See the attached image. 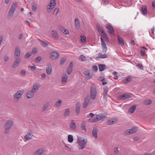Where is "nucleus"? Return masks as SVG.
Here are the masks:
<instances>
[{"mask_svg":"<svg viewBox=\"0 0 155 155\" xmlns=\"http://www.w3.org/2000/svg\"><path fill=\"white\" fill-rule=\"evenodd\" d=\"M87 142V140L83 139L82 137H78L77 143L80 147L79 148V149L82 150L84 149L86 146Z\"/></svg>","mask_w":155,"mask_h":155,"instance_id":"f257e3e1","label":"nucleus"},{"mask_svg":"<svg viewBox=\"0 0 155 155\" xmlns=\"http://www.w3.org/2000/svg\"><path fill=\"white\" fill-rule=\"evenodd\" d=\"M14 123L13 121L12 120H7L4 126L5 130L4 133L5 134H8L10 130Z\"/></svg>","mask_w":155,"mask_h":155,"instance_id":"f03ea898","label":"nucleus"},{"mask_svg":"<svg viewBox=\"0 0 155 155\" xmlns=\"http://www.w3.org/2000/svg\"><path fill=\"white\" fill-rule=\"evenodd\" d=\"M17 4L15 3H13L12 5L7 16V18L8 20L12 18L17 7Z\"/></svg>","mask_w":155,"mask_h":155,"instance_id":"7ed1b4c3","label":"nucleus"},{"mask_svg":"<svg viewBox=\"0 0 155 155\" xmlns=\"http://www.w3.org/2000/svg\"><path fill=\"white\" fill-rule=\"evenodd\" d=\"M97 94V91L96 87L94 85L91 86L90 95L91 98L93 100L96 99Z\"/></svg>","mask_w":155,"mask_h":155,"instance_id":"20e7f679","label":"nucleus"},{"mask_svg":"<svg viewBox=\"0 0 155 155\" xmlns=\"http://www.w3.org/2000/svg\"><path fill=\"white\" fill-rule=\"evenodd\" d=\"M56 5L55 0H51L50 3L48 5L47 11V12L49 13Z\"/></svg>","mask_w":155,"mask_h":155,"instance_id":"39448f33","label":"nucleus"},{"mask_svg":"<svg viewBox=\"0 0 155 155\" xmlns=\"http://www.w3.org/2000/svg\"><path fill=\"white\" fill-rule=\"evenodd\" d=\"M23 94V92L21 90L18 91L13 96L14 99L17 101H18L19 98Z\"/></svg>","mask_w":155,"mask_h":155,"instance_id":"423d86ee","label":"nucleus"},{"mask_svg":"<svg viewBox=\"0 0 155 155\" xmlns=\"http://www.w3.org/2000/svg\"><path fill=\"white\" fill-rule=\"evenodd\" d=\"M138 130V128L137 127H134L131 129H129L126 130L125 132V134L129 135L137 132Z\"/></svg>","mask_w":155,"mask_h":155,"instance_id":"0eeeda50","label":"nucleus"},{"mask_svg":"<svg viewBox=\"0 0 155 155\" xmlns=\"http://www.w3.org/2000/svg\"><path fill=\"white\" fill-rule=\"evenodd\" d=\"M132 94L129 93L124 94L119 97V99L120 100H125L132 97Z\"/></svg>","mask_w":155,"mask_h":155,"instance_id":"6e6552de","label":"nucleus"},{"mask_svg":"<svg viewBox=\"0 0 155 155\" xmlns=\"http://www.w3.org/2000/svg\"><path fill=\"white\" fill-rule=\"evenodd\" d=\"M106 117V116L105 114H101L97 115L96 117H94V119L96 121H97Z\"/></svg>","mask_w":155,"mask_h":155,"instance_id":"1a4fd4ad","label":"nucleus"},{"mask_svg":"<svg viewBox=\"0 0 155 155\" xmlns=\"http://www.w3.org/2000/svg\"><path fill=\"white\" fill-rule=\"evenodd\" d=\"M59 56V54L56 51L53 52L50 54V58L52 59H57Z\"/></svg>","mask_w":155,"mask_h":155,"instance_id":"9d476101","label":"nucleus"},{"mask_svg":"<svg viewBox=\"0 0 155 155\" xmlns=\"http://www.w3.org/2000/svg\"><path fill=\"white\" fill-rule=\"evenodd\" d=\"M106 28L108 29V32L110 34L114 35V30L112 26L109 24L106 25Z\"/></svg>","mask_w":155,"mask_h":155,"instance_id":"9b49d317","label":"nucleus"},{"mask_svg":"<svg viewBox=\"0 0 155 155\" xmlns=\"http://www.w3.org/2000/svg\"><path fill=\"white\" fill-rule=\"evenodd\" d=\"M15 60L14 62L13 65L12 66V68H13L14 67H18L21 61V59L19 57L17 58L15 57Z\"/></svg>","mask_w":155,"mask_h":155,"instance_id":"f8f14e48","label":"nucleus"},{"mask_svg":"<svg viewBox=\"0 0 155 155\" xmlns=\"http://www.w3.org/2000/svg\"><path fill=\"white\" fill-rule=\"evenodd\" d=\"M101 45L103 48V52L104 53H105L107 51V47L106 43L101 37Z\"/></svg>","mask_w":155,"mask_h":155,"instance_id":"ddd939ff","label":"nucleus"},{"mask_svg":"<svg viewBox=\"0 0 155 155\" xmlns=\"http://www.w3.org/2000/svg\"><path fill=\"white\" fill-rule=\"evenodd\" d=\"M90 101V99L88 97H86L84 100L83 107L84 108H86L89 104Z\"/></svg>","mask_w":155,"mask_h":155,"instance_id":"4468645a","label":"nucleus"},{"mask_svg":"<svg viewBox=\"0 0 155 155\" xmlns=\"http://www.w3.org/2000/svg\"><path fill=\"white\" fill-rule=\"evenodd\" d=\"M51 36L54 39H57L58 38V35L55 30H52L51 32Z\"/></svg>","mask_w":155,"mask_h":155,"instance_id":"2eb2a0df","label":"nucleus"},{"mask_svg":"<svg viewBox=\"0 0 155 155\" xmlns=\"http://www.w3.org/2000/svg\"><path fill=\"white\" fill-rule=\"evenodd\" d=\"M80 104L79 102H77L76 104V107L75 109V111L76 114L78 115L80 113Z\"/></svg>","mask_w":155,"mask_h":155,"instance_id":"dca6fc26","label":"nucleus"},{"mask_svg":"<svg viewBox=\"0 0 155 155\" xmlns=\"http://www.w3.org/2000/svg\"><path fill=\"white\" fill-rule=\"evenodd\" d=\"M84 74L86 76H87L89 78H91L93 76L92 72L90 70H87L85 71Z\"/></svg>","mask_w":155,"mask_h":155,"instance_id":"f3484780","label":"nucleus"},{"mask_svg":"<svg viewBox=\"0 0 155 155\" xmlns=\"http://www.w3.org/2000/svg\"><path fill=\"white\" fill-rule=\"evenodd\" d=\"M98 132V130L97 127H94L92 131V135L95 138H97V134Z\"/></svg>","mask_w":155,"mask_h":155,"instance_id":"a211bd4d","label":"nucleus"},{"mask_svg":"<svg viewBox=\"0 0 155 155\" xmlns=\"http://www.w3.org/2000/svg\"><path fill=\"white\" fill-rule=\"evenodd\" d=\"M33 136V134L31 133L28 132L26 135L24 136V138L26 141H28L31 140Z\"/></svg>","mask_w":155,"mask_h":155,"instance_id":"6ab92c4d","label":"nucleus"},{"mask_svg":"<svg viewBox=\"0 0 155 155\" xmlns=\"http://www.w3.org/2000/svg\"><path fill=\"white\" fill-rule=\"evenodd\" d=\"M68 80V76L66 74H63L62 77L61 83L62 84H64L66 83Z\"/></svg>","mask_w":155,"mask_h":155,"instance_id":"aec40b11","label":"nucleus"},{"mask_svg":"<svg viewBox=\"0 0 155 155\" xmlns=\"http://www.w3.org/2000/svg\"><path fill=\"white\" fill-rule=\"evenodd\" d=\"M73 67V64L72 62L70 63L69 66L67 69V73L68 74H70L71 72Z\"/></svg>","mask_w":155,"mask_h":155,"instance_id":"412c9836","label":"nucleus"},{"mask_svg":"<svg viewBox=\"0 0 155 155\" xmlns=\"http://www.w3.org/2000/svg\"><path fill=\"white\" fill-rule=\"evenodd\" d=\"M35 93L32 90L29 91L27 94V96L28 98H32Z\"/></svg>","mask_w":155,"mask_h":155,"instance_id":"4be33fe9","label":"nucleus"},{"mask_svg":"<svg viewBox=\"0 0 155 155\" xmlns=\"http://www.w3.org/2000/svg\"><path fill=\"white\" fill-rule=\"evenodd\" d=\"M46 69L47 74L49 75H50L52 71V67L51 65L50 64L48 65Z\"/></svg>","mask_w":155,"mask_h":155,"instance_id":"5701e85b","label":"nucleus"},{"mask_svg":"<svg viewBox=\"0 0 155 155\" xmlns=\"http://www.w3.org/2000/svg\"><path fill=\"white\" fill-rule=\"evenodd\" d=\"M70 127L72 130H76V126L74 120H72L71 121Z\"/></svg>","mask_w":155,"mask_h":155,"instance_id":"b1692460","label":"nucleus"},{"mask_svg":"<svg viewBox=\"0 0 155 155\" xmlns=\"http://www.w3.org/2000/svg\"><path fill=\"white\" fill-rule=\"evenodd\" d=\"M20 55V51L18 48L16 47L15 52V56L16 57H19Z\"/></svg>","mask_w":155,"mask_h":155,"instance_id":"393cba45","label":"nucleus"},{"mask_svg":"<svg viewBox=\"0 0 155 155\" xmlns=\"http://www.w3.org/2000/svg\"><path fill=\"white\" fill-rule=\"evenodd\" d=\"M141 12L143 15H146L147 14V7L144 5L141 8Z\"/></svg>","mask_w":155,"mask_h":155,"instance_id":"a878e982","label":"nucleus"},{"mask_svg":"<svg viewBox=\"0 0 155 155\" xmlns=\"http://www.w3.org/2000/svg\"><path fill=\"white\" fill-rule=\"evenodd\" d=\"M97 27L98 29V31L99 33L101 34V33H104V31L100 25L97 23Z\"/></svg>","mask_w":155,"mask_h":155,"instance_id":"bb28decb","label":"nucleus"},{"mask_svg":"<svg viewBox=\"0 0 155 155\" xmlns=\"http://www.w3.org/2000/svg\"><path fill=\"white\" fill-rule=\"evenodd\" d=\"M39 43L41 45L44 47H47L48 45V42L47 41H45L39 40Z\"/></svg>","mask_w":155,"mask_h":155,"instance_id":"cd10ccee","label":"nucleus"},{"mask_svg":"<svg viewBox=\"0 0 155 155\" xmlns=\"http://www.w3.org/2000/svg\"><path fill=\"white\" fill-rule=\"evenodd\" d=\"M38 84V83H36L34 85L32 89L31 90L35 93L38 89L39 86Z\"/></svg>","mask_w":155,"mask_h":155,"instance_id":"c85d7f7f","label":"nucleus"},{"mask_svg":"<svg viewBox=\"0 0 155 155\" xmlns=\"http://www.w3.org/2000/svg\"><path fill=\"white\" fill-rule=\"evenodd\" d=\"M117 39L118 41L119 44L121 45H124V43L123 38L122 37H120L119 36H118Z\"/></svg>","mask_w":155,"mask_h":155,"instance_id":"c756f323","label":"nucleus"},{"mask_svg":"<svg viewBox=\"0 0 155 155\" xmlns=\"http://www.w3.org/2000/svg\"><path fill=\"white\" fill-rule=\"evenodd\" d=\"M75 25L77 28H79L80 27V22L78 18L75 19Z\"/></svg>","mask_w":155,"mask_h":155,"instance_id":"7c9ffc66","label":"nucleus"},{"mask_svg":"<svg viewBox=\"0 0 155 155\" xmlns=\"http://www.w3.org/2000/svg\"><path fill=\"white\" fill-rule=\"evenodd\" d=\"M98 67L100 71H103L106 68V66L104 64H99Z\"/></svg>","mask_w":155,"mask_h":155,"instance_id":"2f4dec72","label":"nucleus"},{"mask_svg":"<svg viewBox=\"0 0 155 155\" xmlns=\"http://www.w3.org/2000/svg\"><path fill=\"white\" fill-rule=\"evenodd\" d=\"M70 110L68 108L66 109L64 113V117H67L69 116L70 114Z\"/></svg>","mask_w":155,"mask_h":155,"instance_id":"473e14b6","label":"nucleus"},{"mask_svg":"<svg viewBox=\"0 0 155 155\" xmlns=\"http://www.w3.org/2000/svg\"><path fill=\"white\" fill-rule=\"evenodd\" d=\"M136 109V106L135 105H134L132 106L128 110L129 112H130L131 113H133L135 110Z\"/></svg>","mask_w":155,"mask_h":155,"instance_id":"72a5a7b5","label":"nucleus"},{"mask_svg":"<svg viewBox=\"0 0 155 155\" xmlns=\"http://www.w3.org/2000/svg\"><path fill=\"white\" fill-rule=\"evenodd\" d=\"M108 91V88L107 87H105L104 88V94L103 95V98L106 99V97Z\"/></svg>","mask_w":155,"mask_h":155,"instance_id":"f704fd0d","label":"nucleus"},{"mask_svg":"<svg viewBox=\"0 0 155 155\" xmlns=\"http://www.w3.org/2000/svg\"><path fill=\"white\" fill-rule=\"evenodd\" d=\"M47 150L45 148H40L39 149V155H41L45 152H47Z\"/></svg>","mask_w":155,"mask_h":155,"instance_id":"c9c22d12","label":"nucleus"},{"mask_svg":"<svg viewBox=\"0 0 155 155\" xmlns=\"http://www.w3.org/2000/svg\"><path fill=\"white\" fill-rule=\"evenodd\" d=\"M61 31L63 33L66 35L69 34V33L68 30L64 28H62L61 29Z\"/></svg>","mask_w":155,"mask_h":155,"instance_id":"e433bc0d","label":"nucleus"},{"mask_svg":"<svg viewBox=\"0 0 155 155\" xmlns=\"http://www.w3.org/2000/svg\"><path fill=\"white\" fill-rule=\"evenodd\" d=\"M32 9L34 12H35L37 10V6L35 2H33L32 4Z\"/></svg>","mask_w":155,"mask_h":155,"instance_id":"4c0bfd02","label":"nucleus"},{"mask_svg":"<svg viewBox=\"0 0 155 155\" xmlns=\"http://www.w3.org/2000/svg\"><path fill=\"white\" fill-rule=\"evenodd\" d=\"M152 103L150 99H146L143 102V103L146 105H149Z\"/></svg>","mask_w":155,"mask_h":155,"instance_id":"58836bf2","label":"nucleus"},{"mask_svg":"<svg viewBox=\"0 0 155 155\" xmlns=\"http://www.w3.org/2000/svg\"><path fill=\"white\" fill-rule=\"evenodd\" d=\"M68 141L70 143H72L73 141V136L71 135H69L68 136Z\"/></svg>","mask_w":155,"mask_h":155,"instance_id":"ea45409f","label":"nucleus"},{"mask_svg":"<svg viewBox=\"0 0 155 155\" xmlns=\"http://www.w3.org/2000/svg\"><path fill=\"white\" fill-rule=\"evenodd\" d=\"M79 59L81 61H85L87 60L86 57L83 55L80 56Z\"/></svg>","mask_w":155,"mask_h":155,"instance_id":"a19ab883","label":"nucleus"},{"mask_svg":"<svg viewBox=\"0 0 155 155\" xmlns=\"http://www.w3.org/2000/svg\"><path fill=\"white\" fill-rule=\"evenodd\" d=\"M114 151L115 155H117L119 153V150H118V148L115 147L114 148Z\"/></svg>","mask_w":155,"mask_h":155,"instance_id":"79ce46f5","label":"nucleus"},{"mask_svg":"<svg viewBox=\"0 0 155 155\" xmlns=\"http://www.w3.org/2000/svg\"><path fill=\"white\" fill-rule=\"evenodd\" d=\"M145 50H147V49L144 47H143V48L141 50V54L142 56H144Z\"/></svg>","mask_w":155,"mask_h":155,"instance_id":"37998d69","label":"nucleus"},{"mask_svg":"<svg viewBox=\"0 0 155 155\" xmlns=\"http://www.w3.org/2000/svg\"><path fill=\"white\" fill-rule=\"evenodd\" d=\"M62 101L61 100H58L56 103L55 105L56 107H59L61 104Z\"/></svg>","mask_w":155,"mask_h":155,"instance_id":"c03bdc74","label":"nucleus"},{"mask_svg":"<svg viewBox=\"0 0 155 155\" xmlns=\"http://www.w3.org/2000/svg\"><path fill=\"white\" fill-rule=\"evenodd\" d=\"M99 58H107V55L105 54H102L101 53H99L98 54Z\"/></svg>","mask_w":155,"mask_h":155,"instance_id":"a18cd8bd","label":"nucleus"},{"mask_svg":"<svg viewBox=\"0 0 155 155\" xmlns=\"http://www.w3.org/2000/svg\"><path fill=\"white\" fill-rule=\"evenodd\" d=\"M132 78L131 77H129L124 79V81L125 83H127L130 82Z\"/></svg>","mask_w":155,"mask_h":155,"instance_id":"49530a36","label":"nucleus"},{"mask_svg":"<svg viewBox=\"0 0 155 155\" xmlns=\"http://www.w3.org/2000/svg\"><path fill=\"white\" fill-rule=\"evenodd\" d=\"M48 103H47L44 104L42 108V111H45L48 108Z\"/></svg>","mask_w":155,"mask_h":155,"instance_id":"de8ad7c7","label":"nucleus"},{"mask_svg":"<svg viewBox=\"0 0 155 155\" xmlns=\"http://www.w3.org/2000/svg\"><path fill=\"white\" fill-rule=\"evenodd\" d=\"M28 69L31 71H34L36 69V67L35 65H34L33 66H29L28 67Z\"/></svg>","mask_w":155,"mask_h":155,"instance_id":"09e8293b","label":"nucleus"},{"mask_svg":"<svg viewBox=\"0 0 155 155\" xmlns=\"http://www.w3.org/2000/svg\"><path fill=\"white\" fill-rule=\"evenodd\" d=\"M81 41L82 43H84L86 42V37L85 36H81Z\"/></svg>","mask_w":155,"mask_h":155,"instance_id":"8fccbe9b","label":"nucleus"},{"mask_svg":"<svg viewBox=\"0 0 155 155\" xmlns=\"http://www.w3.org/2000/svg\"><path fill=\"white\" fill-rule=\"evenodd\" d=\"M92 69L93 71L96 72L98 70L97 66L96 65H94L92 67Z\"/></svg>","mask_w":155,"mask_h":155,"instance_id":"3c124183","label":"nucleus"},{"mask_svg":"<svg viewBox=\"0 0 155 155\" xmlns=\"http://www.w3.org/2000/svg\"><path fill=\"white\" fill-rule=\"evenodd\" d=\"M137 66L141 70H143V69L142 65L138 63L137 64Z\"/></svg>","mask_w":155,"mask_h":155,"instance_id":"603ef678","label":"nucleus"},{"mask_svg":"<svg viewBox=\"0 0 155 155\" xmlns=\"http://www.w3.org/2000/svg\"><path fill=\"white\" fill-rule=\"evenodd\" d=\"M114 122V120L113 119L108 120L107 122L108 125H110L112 124Z\"/></svg>","mask_w":155,"mask_h":155,"instance_id":"864d4df0","label":"nucleus"},{"mask_svg":"<svg viewBox=\"0 0 155 155\" xmlns=\"http://www.w3.org/2000/svg\"><path fill=\"white\" fill-rule=\"evenodd\" d=\"M31 55V53L30 52H28L26 54H25V58H29Z\"/></svg>","mask_w":155,"mask_h":155,"instance_id":"5fc2aeb1","label":"nucleus"},{"mask_svg":"<svg viewBox=\"0 0 155 155\" xmlns=\"http://www.w3.org/2000/svg\"><path fill=\"white\" fill-rule=\"evenodd\" d=\"M59 11V8H55L54 10V12L53 13V14H54L55 13V15H56L57 13Z\"/></svg>","mask_w":155,"mask_h":155,"instance_id":"6e6d98bb","label":"nucleus"},{"mask_svg":"<svg viewBox=\"0 0 155 155\" xmlns=\"http://www.w3.org/2000/svg\"><path fill=\"white\" fill-rule=\"evenodd\" d=\"M65 61V59L64 58H62L61 60L60 64H63Z\"/></svg>","mask_w":155,"mask_h":155,"instance_id":"4d7b16f0","label":"nucleus"},{"mask_svg":"<svg viewBox=\"0 0 155 155\" xmlns=\"http://www.w3.org/2000/svg\"><path fill=\"white\" fill-rule=\"evenodd\" d=\"M37 51V49L35 48H34L32 50V53L34 54H36Z\"/></svg>","mask_w":155,"mask_h":155,"instance_id":"13d9d810","label":"nucleus"},{"mask_svg":"<svg viewBox=\"0 0 155 155\" xmlns=\"http://www.w3.org/2000/svg\"><path fill=\"white\" fill-rule=\"evenodd\" d=\"M21 75L24 76L26 74V71L25 70H22L21 72Z\"/></svg>","mask_w":155,"mask_h":155,"instance_id":"bf43d9fd","label":"nucleus"},{"mask_svg":"<svg viewBox=\"0 0 155 155\" xmlns=\"http://www.w3.org/2000/svg\"><path fill=\"white\" fill-rule=\"evenodd\" d=\"M101 34H102V37L103 38L105 39L106 38H107V36L106 34L104 33H104H101Z\"/></svg>","mask_w":155,"mask_h":155,"instance_id":"052dcab7","label":"nucleus"},{"mask_svg":"<svg viewBox=\"0 0 155 155\" xmlns=\"http://www.w3.org/2000/svg\"><path fill=\"white\" fill-rule=\"evenodd\" d=\"M65 149L68 151H70L71 150L69 147L67 145L65 146Z\"/></svg>","mask_w":155,"mask_h":155,"instance_id":"680f3d73","label":"nucleus"},{"mask_svg":"<svg viewBox=\"0 0 155 155\" xmlns=\"http://www.w3.org/2000/svg\"><path fill=\"white\" fill-rule=\"evenodd\" d=\"M9 58V57L7 55H5L4 57V59L5 61H7L8 60Z\"/></svg>","mask_w":155,"mask_h":155,"instance_id":"e2e57ef3","label":"nucleus"},{"mask_svg":"<svg viewBox=\"0 0 155 155\" xmlns=\"http://www.w3.org/2000/svg\"><path fill=\"white\" fill-rule=\"evenodd\" d=\"M89 121L90 122H96V121L94 119V118H91L89 119Z\"/></svg>","mask_w":155,"mask_h":155,"instance_id":"0e129e2a","label":"nucleus"},{"mask_svg":"<svg viewBox=\"0 0 155 155\" xmlns=\"http://www.w3.org/2000/svg\"><path fill=\"white\" fill-rule=\"evenodd\" d=\"M155 30V27L154 26H153V28L151 29V32H152V33L153 34H154Z\"/></svg>","mask_w":155,"mask_h":155,"instance_id":"69168bd1","label":"nucleus"},{"mask_svg":"<svg viewBox=\"0 0 155 155\" xmlns=\"http://www.w3.org/2000/svg\"><path fill=\"white\" fill-rule=\"evenodd\" d=\"M81 127L82 130H84L85 131L86 130V129L85 127V126L84 125H82L81 126Z\"/></svg>","mask_w":155,"mask_h":155,"instance_id":"338daca9","label":"nucleus"},{"mask_svg":"<svg viewBox=\"0 0 155 155\" xmlns=\"http://www.w3.org/2000/svg\"><path fill=\"white\" fill-rule=\"evenodd\" d=\"M34 155H39V150H37L34 153Z\"/></svg>","mask_w":155,"mask_h":155,"instance_id":"774afa93","label":"nucleus"}]
</instances>
